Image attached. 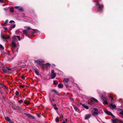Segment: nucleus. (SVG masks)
I'll use <instances>...</instances> for the list:
<instances>
[{"label": "nucleus", "instance_id": "c03bdc74", "mask_svg": "<svg viewBox=\"0 0 123 123\" xmlns=\"http://www.w3.org/2000/svg\"><path fill=\"white\" fill-rule=\"evenodd\" d=\"M15 27V25L14 24L12 25V28H14Z\"/></svg>", "mask_w": 123, "mask_h": 123}, {"label": "nucleus", "instance_id": "c9c22d12", "mask_svg": "<svg viewBox=\"0 0 123 123\" xmlns=\"http://www.w3.org/2000/svg\"><path fill=\"white\" fill-rule=\"evenodd\" d=\"M8 22V20H6L5 22V24L6 25Z\"/></svg>", "mask_w": 123, "mask_h": 123}, {"label": "nucleus", "instance_id": "c85d7f7f", "mask_svg": "<svg viewBox=\"0 0 123 123\" xmlns=\"http://www.w3.org/2000/svg\"><path fill=\"white\" fill-rule=\"evenodd\" d=\"M0 48L2 49H3L4 48L1 44H0Z\"/></svg>", "mask_w": 123, "mask_h": 123}, {"label": "nucleus", "instance_id": "a211bd4d", "mask_svg": "<svg viewBox=\"0 0 123 123\" xmlns=\"http://www.w3.org/2000/svg\"><path fill=\"white\" fill-rule=\"evenodd\" d=\"M2 70L5 73H6L7 72V68H4L2 69Z\"/></svg>", "mask_w": 123, "mask_h": 123}, {"label": "nucleus", "instance_id": "bf43d9fd", "mask_svg": "<svg viewBox=\"0 0 123 123\" xmlns=\"http://www.w3.org/2000/svg\"><path fill=\"white\" fill-rule=\"evenodd\" d=\"M56 106V105L55 104V105H54V106Z\"/></svg>", "mask_w": 123, "mask_h": 123}, {"label": "nucleus", "instance_id": "4d7b16f0", "mask_svg": "<svg viewBox=\"0 0 123 123\" xmlns=\"http://www.w3.org/2000/svg\"><path fill=\"white\" fill-rule=\"evenodd\" d=\"M120 122L121 123H123V122L122 121V122Z\"/></svg>", "mask_w": 123, "mask_h": 123}, {"label": "nucleus", "instance_id": "ea45409f", "mask_svg": "<svg viewBox=\"0 0 123 123\" xmlns=\"http://www.w3.org/2000/svg\"><path fill=\"white\" fill-rule=\"evenodd\" d=\"M120 113L122 115H123V111H122L120 112Z\"/></svg>", "mask_w": 123, "mask_h": 123}, {"label": "nucleus", "instance_id": "79ce46f5", "mask_svg": "<svg viewBox=\"0 0 123 123\" xmlns=\"http://www.w3.org/2000/svg\"><path fill=\"white\" fill-rule=\"evenodd\" d=\"M54 70H52L51 71V74L54 73Z\"/></svg>", "mask_w": 123, "mask_h": 123}, {"label": "nucleus", "instance_id": "a18cd8bd", "mask_svg": "<svg viewBox=\"0 0 123 123\" xmlns=\"http://www.w3.org/2000/svg\"><path fill=\"white\" fill-rule=\"evenodd\" d=\"M31 29V28H30V27H28L27 28V30H30V29Z\"/></svg>", "mask_w": 123, "mask_h": 123}, {"label": "nucleus", "instance_id": "7c9ffc66", "mask_svg": "<svg viewBox=\"0 0 123 123\" xmlns=\"http://www.w3.org/2000/svg\"><path fill=\"white\" fill-rule=\"evenodd\" d=\"M45 66V65L43 63L41 64V66H42V67H44Z\"/></svg>", "mask_w": 123, "mask_h": 123}, {"label": "nucleus", "instance_id": "13d9d810", "mask_svg": "<svg viewBox=\"0 0 123 123\" xmlns=\"http://www.w3.org/2000/svg\"><path fill=\"white\" fill-rule=\"evenodd\" d=\"M17 64H20V63H17Z\"/></svg>", "mask_w": 123, "mask_h": 123}, {"label": "nucleus", "instance_id": "052dcab7", "mask_svg": "<svg viewBox=\"0 0 123 123\" xmlns=\"http://www.w3.org/2000/svg\"><path fill=\"white\" fill-rule=\"evenodd\" d=\"M52 100V101H53L54 100V99H53Z\"/></svg>", "mask_w": 123, "mask_h": 123}, {"label": "nucleus", "instance_id": "e433bc0d", "mask_svg": "<svg viewBox=\"0 0 123 123\" xmlns=\"http://www.w3.org/2000/svg\"><path fill=\"white\" fill-rule=\"evenodd\" d=\"M110 98H111V101H112L113 100V98L112 97L110 96Z\"/></svg>", "mask_w": 123, "mask_h": 123}, {"label": "nucleus", "instance_id": "3c124183", "mask_svg": "<svg viewBox=\"0 0 123 123\" xmlns=\"http://www.w3.org/2000/svg\"><path fill=\"white\" fill-rule=\"evenodd\" d=\"M65 121H66V122H67V119H65Z\"/></svg>", "mask_w": 123, "mask_h": 123}, {"label": "nucleus", "instance_id": "603ef678", "mask_svg": "<svg viewBox=\"0 0 123 123\" xmlns=\"http://www.w3.org/2000/svg\"><path fill=\"white\" fill-rule=\"evenodd\" d=\"M8 57H9V58H12L11 57H10V56H9H9Z\"/></svg>", "mask_w": 123, "mask_h": 123}, {"label": "nucleus", "instance_id": "58836bf2", "mask_svg": "<svg viewBox=\"0 0 123 123\" xmlns=\"http://www.w3.org/2000/svg\"><path fill=\"white\" fill-rule=\"evenodd\" d=\"M7 70H8L10 71L11 70V69L10 68H7Z\"/></svg>", "mask_w": 123, "mask_h": 123}, {"label": "nucleus", "instance_id": "49530a36", "mask_svg": "<svg viewBox=\"0 0 123 123\" xmlns=\"http://www.w3.org/2000/svg\"><path fill=\"white\" fill-rule=\"evenodd\" d=\"M24 85H22L20 87L22 88H23L24 87Z\"/></svg>", "mask_w": 123, "mask_h": 123}, {"label": "nucleus", "instance_id": "bb28decb", "mask_svg": "<svg viewBox=\"0 0 123 123\" xmlns=\"http://www.w3.org/2000/svg\"><path fill=\"white\" fill-rule=\"evenodd\" d=\"M93 110L96 112H98V110L96 108H94Z\"/></svg>", "mask_w": 123, "mask_h": 123}, {"label": "nucleus", "instance_id": "f8f14e48", "mask_svg": "<svg viewBox=\"0 0 123 123\" xmlns=\"http://www.w3.org/2000/svg\"><path fill=\"white\" fill-rule=\"evenodd\" d=\"M69 80L68 78H65L64 79L63 82L64 83H67Z\"/></svg>", "mask_w": 123, "mask_h": 123}, {"label": "nucleus", "instance_id": "e2e57ef3", "mask_svg": "<svg viewBox=\"0 0 123 123\" xmlns=\"http://www.w3.org/2000/svg\"><path fill=\"white\" fill-rule=\"evenodd\" d=\"M34 123V122H33V123Z\"/></svg>", "mask_w": 123, "mask_h": 123}, {"label": "nucleus", "instance_id": "1a4fd4ad", "mask_svg": "<svg viewBox=\"0 0 123 123\" xmlns=\"http://www.w3.org/2000/svg\"><path fill=\"white\" fill-rule=\"evenodd\" d=\"M43 60L38 59L35 61V62H36L37 64H39L43 62Z\"/></svg>", "mask_w": 123, "mask_h": 123}, {"label": "nucleus", "instance_id": "37998d69", "mask_svg": "<svg viewBox=\"0 0 123 123\" xmlns=\"http://www.w3.org/2000/svg\"><path fill=\"white\" fill-rule=\"evenodd\" d=\"M21 78L22 79H25V77L24 76L22 75L21 76Z\"/></svg>", "mask_w": 123, "mask_h": 123}, {"label": "nucleus", "instance_id": "423d86ee", "mask_svg": "<svg viewBox=\"0 0 123 123\" xmlns=\"http://www.w3.org/2000/svg\"><path fill=\"white\" fill-rule=\"evenodd\" d=\"M105 113L107 114V115H111V116H112L113 117H114V116L112 114L108 111L106 110L105 111Z\"/></svg>", "mask_w": 123, "mask_h": 123}, {"label": "nucleus", "instance_id": "f257e3e1", "mask_svg": "<svg viewBox=\"0 0 123 123\" xmlns=\"http://www.w3.org/2000/svg\"><path fill=\"white\" fill-rule=\"evenodd\" d=\"M93 2H96V4L95 5L97 9L98 12H101L103 9V5H100L99 3V1L98 0H94L93 1Z\"/></svg>", "mask_w": 123, "mask_h": 123}, {"label": "nucleus", "instance_id": "9d476101", "mask_svg": "<svg viewBox=\"0 0 123 123\" xmlns=\"http://www.w3.org/2000/svg\"><path fill=\"white\" fill-rule=\"evenodd\" d=\"M103 102L105 104H107L108 103L107 101V99L105 98H103Z\"/></svg>", "mask_w": 123, "mask_h": 123}, {"label": "nucleus", "instance_id": "6e6552de", "mask_svg": "<svg viewBox=\"0 0 123 123\" xmlns=\"http://www.w3.org/2000/svg\"><path fill=\"white\" fill-rule=\"evenodd\" d=\"M14 8L15 9L19 10L21 12L23 11V8L19 6H15Z\"/></svg>", "mask_w": 123, "mask_h": 123}, {"label": "nucleus", "instance_id": "680f3d73", "mask_svg": "<svg viewBox=\"0 0 123 123\" xmlns=\"http://www.w3.org/2000/svg\"><path fill=\"white\" fill-rule=\"evenodd\" d=\"M4 9H5V10H6V9H5V8H4Z\"/></svg>", "mask_w": 123, "mask_h": 123}, {"label": "nucleus", "instance_id": "412c9836", "mask_svg": "<svg viewBox=\"0 0 123 123\" xmlns=\"http://www.w3.org/2000/svg\"><path fill=\"white\" fill-rule=\"evenodd\" d=\"M93 100L95 101V102H98V100L97 99H95V98H92L91 100Z\"/></svg>", "mask_w": 123, "mask_h": 123}, {"label": "nucleus", "instance_id": "864d4df0", "mask_svg": "<svg viewBox=\"0 0 123 123\" xmlns=\"http://www.w3.org/2000/svg\"><path fill=\"white\" fill-rule=\"evenodd\" d=\"M37 116L38 117H40V116L39 115H37Z\"/></svg>", "mask_w": 123, "mask_h": 123}, {"label": "nucleus", "instance_id": "5701e85b", "mask_svg": "<svg viewBox=\"0 0 123 123\" xmlns=\"http://www.w3.org/2000/svg\"><path fill=\"white\" fill-rule=\"evenodd\" d=\"M55 121L56 122H58L59 121V118L57 117L55 119Z\"/></svg>", "mask_w": 123, "mask_h": 123}, {"label": "nucleus", "instance_id": "72a5a7b5", "mask_svg": "<svg viewBox=\"0 0 123 123\" xmlns=\"http://www.w3.org/2000/svg\"><path fill=\"white\" fill-rule=\"evenodd\" d=\"M23 102V101L22 100H20L18 101V102L19 103H21Z\"/></svg>", "mask_w": 123, "mask_h": 123}, {"label": "nucleus", "instance_id": "c756f323", "mask_svg": "<svg viewBox=\"0 0 123 123\" xmlns=\"http://www.w3.org/2000/svg\"><path fill=\"white\" fill-rule=\"evenodd\" d=\"M50 64L49 63H47L46 64V65L47 67L50 66Z\"/></svg>", "mask_w": 123, "mask_h": 123}, {"label": "nucleus", "instance_id": "2f4dec72", "mask_svg": "<svg viewBox=\"0 0 123 123\" xmlns=\"http://www.w3.org/2000/svg\"><path fill=\"white\" fill-rule=\"evenodd\" d=\"M15 94L16 95H18L19 94V92L18 91H16L15 92Z\"/></svg>", "mask_w": 123, "mask_h": 123}, {"label": "nucleus", "instance_id": "a19ab883", "mask_svg": "<svg viewBox=\"0 0 123 123\" xmlns=\"http://www.w3.org/2000/svg\"><path fill=\"white\" fill-rule=\"evenodd\" d=\"M14 21H13V20H11L9 22V23H12L14 22Z\"/></svg>", "mask_w": 123, "mask_h": 123}, {"label": "nucleus", "instance_id": "a878e982", "mask_svg": "<svg viewBox=\"0 0 123 123\" xmlns=\"http://www.w3.org/2000/svg\"><path fill=\"white\" fill-rule=\"evenodd\" d=\"M74 109L75 111H78L79 110V109L78 108L76 107H74Z\"/></svg>", "mask_w": 123, "mask_h": 123}, {"label": "nucleus", "instance_id": "09e8293b", "mask_svg": "<svg viewBox=\"0 0 123 123\" xmlns=\"http://www.w3.org/2000/svg\"><path fill=\"white\" fill-rule=\"evenodd\" d=\"M4 1L3 0H0V2H3Z\"/></svg>", "mask_w": 123, "mask_h": 123}, {"label": "nucleus", "instance_id": "b1692460", "mask_svg": "<svg viewBox=\"0 0 123 123\" xmlns=\"http://www.w3.org/2000/svg\"><path fill=\"white\" fill-rule=\"evenodd\" d=\"M10 11L12 12H14V8L13 7H11L10 8Z\"/></svg>", "mask_w": 123, "mask_h": 123}, {"label": "nucleus", "instance_id": "6e6d98bb", "mask_svg": "<svg viewBox=\"0 0 123 123\" xmlns=\"http://www.w3.org/2000/svg\"><path fill=\"white\" fill-rule=\"evenodd\" d=\"M16 51L17 52H18V49H17V50H16Z\"/></svg>", "mask_w": 123, "mask_h": 123}, {"label": "nucleus", "instance_id": "ddd939ff", "mask_svg": "<svg viewBox=\"0 0 123 123\" xmlns=\"http://www.w3.org/2000/svg\"><path fill=\"white\" fill-rule=\"evenodd\" d=\"M93 112V114L92 115L94 116H97L98 115L99 113L98 112H96L95 111H92Z\"/></svg>", "mask_w": 123, "mask_h": 123}, {"label": "nucleus", "instance_id": "2eb2a0df", "mask_svg": "<svg viewBox=\"0 0 123 123\" xmlns=\"http://www.w3.org/2000/svg\"><path fill=\"white\" fill-rule=\"evenodd\" d=\"M82 106L84 107L85 109H88L89 108V107L87 105H86L85 104H81Z\"/></svg>", "mask_w": 123, "mask_h": 123}, {"label": "nucleus", "instance_id": "20e7f679", "mask_svg": "<svg viewBox=\"0 0 123 123\" xmlns=\"http://www.w3.org/2000/svg\"><path fill=\"white\" fill-rule=\"evenodd\" d=\"M116 106L115 105L113 104L112 103H111L109 104V108L112 110L116 108Z\"/></svg>", "mask_w": 123, "mask_h": 123}, {"label": "nucleus", "instance_id": "f3484780", "mask_svg": "<svg viewBox=\"0 0 123 123\" xmlns=\"http://www.w3.org/2000/svg\"><path fill=\"white\" fill-rule=\"evenodd\" d=\"M58 86V87L60 88H62L63 87V85L61 83H59V84Z\"/></svg>", "mask_w": 123, "mask_h": 123}, {"label": "nucleus", "instance_id": "4be33fe9", "mask_svg": "<svg viewBox=\"0 0 123 123\" xmlns=\"http://www.w3.org/2000/svg\"><path fill=\"white\" fill-rule=\"evenodd\" d=\"M5 119L6 120L9 122L10 120L9 117H5Z\"/></svg>", "mask_w": 123, "mask_h": 123}, {"label": "nucleus", "instance_id": "de8ad7c7", "mask_svg": "<svg viewBox=\"0 0 123 123\" xmlns=\"http://www.w3.org/2000/svg\"><path fill=\"white\" fill-rule=\"evenodd\" d=\"M3 28L5 30H6L7 29V28L6 27H4Z\"/></svg>", "mask_w": 123, "mask_h": 123}, {"label": "nucleus", "instance_id": "dca6fc26", "mask_svg": "<svg viewBox=\"0 0 123 123\" xmlns=\"http://www.w3.org/2000/svg\"><path fill=\"white\" fill-rule=\"evenodd\" d=\"M51 77L52 79L54 78L56 76V74L55 73H54L51 74Z\"/></svg>", "mask_w": 123, "mask_h": 123}, {"label": "nucleus", "instance_id": "cd10ccee", "mask_svg": "<svg viewBox=\"0 0 123 123\" xmlns=\"http://www.w3.org/2000/svg\"><path fill=\"white\" fill-rule=\"evenodd\" d=\"M23 33L24 34H26L27 32L26 30H23Z\"/></svg>", "mask_w": 123, "mask_h": 123}, {"label": "nucleus", "instance_id": "aec40b11", "mask_svg": "<svg viewBox=\"0 0 123 123\" xmlns=\"http://www.w3.org/2000/svg\"><path fill=\"white\" fill-rule=\"evenodd\" d=\"M33 31L34 32L33 33V34L37 33V32L38 31L37 30L35 29H33Z\"/></svg>", "mask_w": 123, "mask_h": 123}, {"label": "nucleus", "instance_id": "4468645a", "mask_svg": "<svg viewBox=\"0 0 123 123\" xmlns=\"http://www.w3.org/2000/svg\"><path fill=\"white\" fill-rule=\"evenodd\" d=\"M34 71L37 75H39V72L38 71V70L37 69H35L34 70Z\"/></svg>", "mask_w": 123, "mask_h": 123}, {"label": "nucleus", "instance_id": "f03ea898", "mask_svg": "<svg viewBox=\"0 0 123 123\" xmlns=\"http://www.w3.org/2000/svg\"><path fill=\"white\" fill-rule=\"evenodd\" d=\"M17 38L19 40H20V37L18 36H14L12 37V39L13 41L12 42V44L13 46L14 47H16V45L14 41H16V40H17Z\"/></svg>", "mask_w": 123, "mask_h": 123}, {"label": "nucleus", "instance_id": "393cba45", "mask_svg": "<svg viewBox=\"0 0 123 123\" xmlns=\"http://www.w3.org/2000/svg\"><path fill=\"white\" fill-rule=\"evenodd\" d=\"M24 102L25 104L29 105L30 104V102H27L26 101H25Z\"/></svg>", "mask_w": 123, "mask_h": 123}, {"label": "nucleus", "instance_id": "8fccbe9b", "mask_svg": "<svg viewBox=\"0 0 123 123\" xmlns=\"http://www.w3.org/2000/svg\"><path fill=\"white\" fill-rule=\"evenodd\" d=\"M54 108L55 110H57L58 109V108L56 107H55Z\"/></svg>", "mask_w": 123, "mask_h": 123}, {"label": "nucleus", "instance_id": "f704fd0d", "mask_svg": "<svg viewBox=\"0 0 123 123\" xmlns=\"http://www.w3.org/2000/svg\"><path fill=\"white\" fill-rule=\"evenodd\" d=\"M53 83L54 84H57L58 82L57 81H54L53 82Z\"/></svg>", "mask_w": 123, "mask_h": 123}, {"label": "nucleus", "instance_id": "6ab92c4d", "mask_svg": "<svg viewBox=\"0 0 123 123\" xmlns=\"http://www.w3.org/2000/svg\"><path fill=\"white\" fill-rule=\"evenodd\" d=\"M0 85L1 87L2 88H6V86L3 84L1 83V84Z\"/></svg>", "mask_w": 123, "mask_h": 123}, {"label": "nucleus", "instance_id": "473e14b6", "mask_svg": "<svg viewBox=\"0 0 123 123\" xmlns=\"http://www.w3.org/2000/svg\"><path fill=\"white\" fill-rule=\"evenodd\" d=\"M9 123H14L13 121L11 120H10L9 121Z\"/></svg>", "mask_w": 123, "mask_h": 123}, {"label": "nucleus", "instance_id": "5fc2aeb1", "mask_svg": "<svg viewBox=\"0 0 123 123\" xmlns=\"http://www.w3.org/2000/svg\"><path fill=\"white\" fill-rule=\"evenodd\" d=\"M62 123H66L64 121Z\"/></svg>", "mask_w": 123, "mask_h": 123}, {"label": "nucleus", "instance_id": "39448f33", "mask_svg": "<svg viewBox=\"0 0 123 123\" xmlns=\"http://www.w3.org/2000/svg\"><path fill=\"white\" fill-rule=\"evenodd\" d=\"M25 115L28 117L32 119H34L35 118L34 117L30 114L25 113Z\"/></svg>", "mask_w": 123, "mask_h": 123}, {"label": "nucleus", "instance_id": "4c0bfd02", "mask_svg": "<svg viewBox=\"0 0 123 123\" xmlns=\"http://www.w3.org/2000/svg\"><path fill=\"white\" fill-rule=\"evenodd\" d=\"M52 91L53 92H55V93L57 92V91H56L55 90V89L52 90Z\"/></svg>", "mask_w": 123, "mask_h": 123}, {"label": "nucleus", "instance_id": "9b49d317", "mask_svg": "<svg viewBox=\"0 0 123 123\" xmlns=\"http://www.w3.org/2000/svg\"><path fill=\"white\" fill-rule=\"evenodd\" d=\"M91 114H87L86 115L85 117V119H89L91 117Z\"/></svg>", "mask_w": 123, "mask_h": 123}, {"label": "nucleus", "instance_id": "0eeeda50", "mask_svg": "<svg viewBox=\"0 0 123 123\" xmlns=\"http://www.w3.org/2000/svg\"><path fill=\"white\" fill-rule=\"evenodd\" d=\"M122 121L118 119H116L112 120L113 123H118V122H122Z\"/></svg>", "mask_w": 123, "mask_h": 123}, {"label": "nucleus", "instance_id": "7ed1b4c3", "mask_svg": "<svg viewBox=\"0 0 123 123\" xmlns=\"http://www.w3.org/2000/svg\"><path fill=\"white\" fill-rule=\"evenodd\" d=\"M1 38L4 39L3 40L4 41H6V39H8L10 37L9 36H7L6 35H5V36H4V35L2 34H1Z\"/></svg>", "mask_w": 123, "mask_h": 123}]
</instances>
